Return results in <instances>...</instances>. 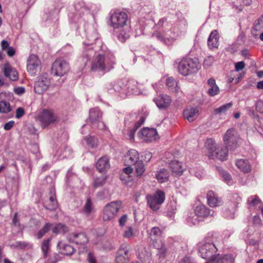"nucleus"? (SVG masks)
Segmentation results:
<instances>
[{
	"mask_svg": "<svg viewBox=\"0 0 263 263\" xmlns=\"http://www.w3.org/2000/svg\"><path fill=\"white\" fill-rule=\"evenodd\" d=\"M94 211L92 202L90 198H88L83 208V213L87 217L89 216Z\"/></svg>",
	"mask_w": 263,
	"mask_h": 263,
	"instance_id": "37",
	"label": "nucleus"
},
{
	"mask_svg": "<svg viewBox=\"0 0 263 263\" xmlns=\"http://www.w3.org/2000/svg\"><path fill=\"white\" fill-rule=\"evenodd\" d=\"M114 68V63L110 59L104 55L98 54L94 58L91 64L93 71H109Z\"/></svg>",
	"mask_w": 263,
	"mask_h": 263,
	"instance_id": "4",
	"label": "nucleus"
},
{
	"mask_svg": "<svg viewBox=\"0 0 263 263\" xmlns=\"http://www.w3.org/2000/svg\"><path fill=\"white\" fill-rule=\"evenodd\" d=\"M234 258L231 254L222 255L217 253L212 261L206 263H234Z\"/></svg>",
	"mask_w": 263,
	"mask_h": 263,
	"instance_id": "17",
	"label": "nucleus"
},
{
	"mask_svg": "<svg viewBox=\"0 0 263 263\" xmlns=\"http://www.w3.org/2000/svg\"><path fill=\"white\" fill-rule=\"evenodd\" d=\"M195 214L198 217L206 218L214 216V212L203 204L197 205L195 209Z\"/></svg>",
	"mask_w": 263,
	"mask_h": 263,
	"instance_id": "14",
	"label": "nucleus"
},
{
	"mask_svg": "<svg viewBox=\"0 0 263 263\" xmlns=\"http://www.w3.org/2000/svg\"><path fill=\"white\" fill-rule=\"evenodd\" d=\"M134 236H135V234L133 231V229L132 227H129L126 230L124 231L123 236L125 238L129 239L133 238Z\"/></svg>",
	"mask_w": 263,
	"mask_h": 263,
	"instance_id": "51",
	"label": "nucleus"
},
{
	"mask_svg": "<svg viewBox=\"0 0 263 263\" xmlns=\"http://www.w3.org/2000/svg\"><path fill=\"white\" fill-rule=\"evenodd\" d=\"M51 227V224L46 223L44 227L36 234L37 238L41 239L49 230Z\"/></svg>",
	"mask_w": 263,
	"mask_h": 263,
	"instance_id": "46",
	"label": "nucleus"
},
{
	"mask_svg": "<svg viewBox=\"0 0 263 263\" xmlns=\"http://www.w3.org/2000/svg\"><path fill=\"white\" fill-rule=\"evenodd\" d=\"M248 205L251 207L257 206L261 208L262 206V203L259 197L256 195L251 196L248 198L247 201Z\"/></svg>",
	"mask_w": 263,
	"mask_h": 263,
	"instance_id": "36",
	"label": "nucleus"
},
{
	"mask_svg": "<svg viewBox=\"0 0 263 263\" xmlns=\"http://www.w3.org/2000/svg\"><path fill=\"white\" fill-rule=\"evenodd\" d=\"M239 136L234 128L229 129L223 136L224 144L230 148H234L237 146Z\"/></svg>",
	"mask_w": 263,
	"mask_h": 263,
	"instance_id": "9",
	"label": "nucleus"
},
{
	"mask_svg": "<svg viewBox=\"0 0 263 263\" xmlns=\"http://www.w3.org/2000/svg\"><path fill=\"white\" fill-rule=\"evenodd\" d=\"M170 168L173 175L175 176H181L184 171L182 163L176 160L171 161L170 163Z\"/></svg>",
	"mask_w": 263,
	"mask_h": 263,
	"instance_id": "19",
	"label": "nucleus"
},
{
	"mask_svg": "<svg viewBox=\"0 0 263 263\" xmlns=\"http://www.w3.org/2000/svg\"><path fill=\"white\" fill-rule=\"evenodd\" d=\"M180 263H194L190 257H185L182 259Z\"/></svg>",
	"mask_w": 263,
	"mask_h": 263,
	"instance_id": "64",
	"label": "nucleus"
},
{
	"mask_svg": "<svg viewBox=\"0 0 263 263\" xmlns=\"http://www.w3.org/2000/svg\"><path fill=\"white\" fill-rule=\"evenodd\" d=\"M219 36L218 32L216 30L211 32L208 40V45L210 49H217L219 45Z\"/></svg>",
	"mask_w": 263,
	"mask_h": 263,
	"instance_id": "20",
	"label": "nucleus"
},
{
	"mask_svg": "<svg viewBox=\"0 0 263 263\" xmlns=\"http://www.w3.org/2000/svg\"><path fill=\"white\" fill-rule=\"evenodd\" d=\"M208 84L210 86L208 89V93L211 96H214L219 92V88L216 84V81L213 78H210L208 80Z\"/></svg>",
	"mask_w": 263,
	"mask_h": 263,
	"instance_id": "32",
	"label": "nucleus"
},
{
	"mask_svg": "<svg viewBox=\"0 0 263 263\" xmlns=\"http://www.w3.org/2000/svg\"><path fill=\"white\" fill-rule=\"evenodd\" d=\"M153 101L159 109L165 110L170 107L172 99L167 95H160L155 98Z\"/></svg>",
	"mask_w": 263,
	"mask_h": 263,
	"instance_id": "12",
	"label": "nucleus"
},
{
	"mask_svg": "<svg viewBox=\"0 0 263 263\" xmlns=\"http://www.w3.org/2000/svg\"><path fill=\"white\" fill-rule=\"evenodd\" d=\"M129 31L130 29L128 27H122L118 35V40L122 43L125 42L129 37Z\"/></svg>",
	"mask_w": 263,
	"mask_h": 263,
	"instance_id": "39",
	"label": "nucleus"
},
{
	"mask_svg": "<svg viewBox=\"0 0 263 263\" xmlns=\"http://www.w3.org/2000/svg\"><path fill=\"white\" fill-rule=\"evenodd\" d=\"M156 177L159 182L163 183L168 180L169 174L165 168H161L157 172Z\"/></svg>",
	"mask_w": 263,
	"mask_h": 263,
	"instance_id": "35",
	"label": "nucleus"
},
{
	"mask_svg": "<svg viewBox=\"0 0 263 263\" xmlns=\"http://www.w3.org/2000/svg\"><path fill=\"white\" fill-rule=\"evenodd\" d=\"M127 15L124 12L116 13V28L128 27L127 25Z\"/></svg>",
	"mask_w": 263,
	"mask_h": 263,
	"instance_id": "26",
	"label": "nucleus"
},
{
	"mask_svg": "<svg viewBox=\"0 0 263 263\" xmlns=\"http://www.w3.org/2000/svg\"><path fill=\"white\" fill-rule=\"evenodd\" d=\"M223 180L229 185L232 184L231 176L228 173L223 172L222 174Z\"/></svg>",
	"mask_w": 263,
	"mask_h": 263,
	"instance_id": "55",
	"label": "nucleus"
},
{
	"mask_svg": "<svg viewBox=\"0 0 263 263\" xmlns=\"http://www.w3.org/2000/svg\"><path fill=\"white\" fill-rule=\"evenodd\" d=\"M25 89L23 87H18L15 88V89H14L15 93L16 94L19 95H22L23 93H24L25 92Z\"/></svg>",
	"mask_w": 263,
	"mask_h": 263,
	"instance_id": "63",
	"label": "nucleus"
},
{
	"mask_svg": "<svg viewBox=\"0 0 263 263\" xmlns=\"http://www.w3.org/2000/svg\"><path fill=\"white\" fill-rule=\"evenodd\" d=\"M165 199V193L161 190H157L154 194L146 196L148 207L154 211H157L160 209Z\"/></svg>",
	"mask_w": 263,
	"mask_h": 263,
	"instance_id": "6",
	"label": "nucleus"
},
{
	"mask_svg": "<svg viewBox=\"0 0 263 263\" xmlns=\"http://www.w3.org/2000/svg\"><path fill=\"white\" fill-rule=\"evenodd\" d=\"M152 37H156L158 40L162 42L166 43L164 35H163L160 32L155 31L152 34Z\"/></svg>",
	"mask_w": 263,
	"mask_h": 263,
	"instance_id": "52",
	"label": "nucleus"
},
{
	"mask_svg": "<svg viewBox=\"0 0 263 263\" xmlns=\"http://www.w3.org/2000/svg\"><path fill=\"white\" fill-rule=\"evenodd\" d=\"M178 35V32H175L174 30H170L165 32L164 36L166 41H173L176 40Z\"/></svg>",
	"mask_w": 263,
	"mask_h": 263,
	"instance_id": "44",
	"label": "nucleus"
},
{
	"mask_svg": "<svg viewBox=\"0 0 263 263\" xmlns=\"http://www.w3.org/2000/svg\"><path fill=\"white\" fill-rule=\"evenodd\" d=\"M128 220V217L126 214L122 215L119 219V226L121 227L125 226Z\"/></svg>",
	"mask_w": 263,
	"mask_h": 263,
	"instance_id": "57",
	"label": "nucleus"
},
{
	"mask_svg": "<svg viewBox=\"0 0 263 263\" xmlns=\"http://www.w3.org/2000/svg\"><path fill=\"white\" fill-rule=\"evenodd\" d=\"M49 196V202L52 201V204L49 207V210H54L58 208V202L55 197V191L54 188L51 189Z\"/></svg>",
	"mask_w": 263,
	"mask_h": 263,
	"instance_id": "40",
	"label": "nucleus"
},
{
	"mask_svg": "<svg viewBox=\"0 0 263 263\" xmlns=\"http://www.w3.org/2000/svg\"><path fill=\"white\" fill-rule=\"evenodd\" d=\"M25 114V110L22 107H18L16 109L15 112V118L17 119L21 118Z\"/></svg>",
	"mask_w": 263,
	"mask_h": 263,
	"instance_id": "56",
	"label": "nucleus"
},
{
	"mask_svg": "<svg viewBox=\"0 0 263 263\" xmlns=\"http://www.w3.org/2000/svg\"><path fill=\"white\" fill-rule=\"evenodd\" d=\"M245 66V64L244 62L240 61L236 63L235 65V70L236 71H239L241 70Z\"/></svg>",
	"mask_w": 263,
	"mask_h": 263,
	"instance_id": "58",
	"label": "nucleus"
},
{
	"mask_svg": "<svg viewBox=\"0 0 263 263\" xmlns=\"http://www.w3.org/2000/svg\"><path fill=\"white\" fill-rule=\"evenodd\" d=\"M102 112L101 110L98 107L92 108L89 110L87 122L93 128L105 130L106 127L104 123L102 121Z\"/></svg>",
	"mask_w": 263,
	"mask_h": 263,
	"instance_id": "5",
	"label": "nucleus"
},
{
	"mask_svg": "<svg viewBox=\"0 0 263 263\" xmlns=\"http://www.w3.org/2000/svg\"><path fill=\"white\" fill-rule=\"evenodd\" d=\"M52 233L54 234H64L68 231L67 227L62 223H57L55 224H51Z\"/></svg>",
	"mask_w": 263,
	"mask_h": 263,
	"instance_id": "38",
	"label": "nucleus"
},
{
	"mask_svg": "<svg viewBox=\"0 0 263 263\" xmlns=\"http://www.w3.org/2000/svg\"><path fill=\"white\" fill-rule=\"evenodd\" d=\"M11 111L9 103L6 101L0 102V112L8 113Z\"/></svg>",
	"mask_w": 263,
	"mask_h": 263,
	"instance_id": "47",
	"label": "nucleus"
},
{
	"mask_svg": "<svg viewBox=\"0 0 263 263\" xmlns=\"http://www.w3.org/2000/svg\"><path fill=\"white\" fill-rule=\"evenodd\" d=\"M230 201L234 204L233 208L235 209L240 203L241 198L236 193L233 194L230 198Z\"/></svg>",
	"mask_w": 263,
	"mask_h": 263,
	"instance_id": "50",
	"label": "nucleus"
},
{
	"mask_svg": "<svg viewBox=\"0 0 263 263\" xmlns=\"http://www.w3.org/2000/svg\"><path fill=\"white\" fill-rule=\"evenodd\" d=\"M127 166L123 169V173L122 174H126V175H130L133 172V168L130 165H127Z\"/></svg>",
	"mask_w": 263,
	"mask_h": 263,
	"instance_id": "61",
	"label": "nucleus"
},
{
	"mask_svg": "<svg viewBox=\"0 0 263 263\" xmlns=\"http://www.w3.org/2000/svg\"><path fill=\"white\" fill-rule=\"evenodd\" d=\"M107 176L102 175L101 177H96L93 182V186L95 187H99L103 186L106 182Z\"/></svg>",
	"mask_w": 263,
	"mask_h": 263,
	"instance_id": "43",
	"label": "nucleus"
},
{
	"mask_svg": "<svg viewBox=\"0 0 263 263\" xmlns=\"http://www.w3.org/2000/svg\"><path fill=\"white\" fill-rule=\"evenodd\" d=\"M183 115L189 122H193L198 116L199 111L197 108L187 107L184 110Z\"/></svg>",
	"mask_w": 263,
	"mask_h": 263,
	"instance_id": "23",
	"label": "nucleus"
},
{
	"mask_svg": "<svg viewBox=\"0 0 263 263\" xmlns=\"http://www.w3.org/2000/svg\"><path fill=\"white\" fill-rule=\"evenodd\" d=\"M84 139L86 141L87 145L89 147L94 148L97 147L98 145V140L94 137H86Z\"/></svg>",
	"mask_w": 263,
	"mask_h": 263,
	"instance_id": "45",
	"label": "nucleus"
},
{
	"mask_svg": "<svg viewBox=\"0 0 263 263\" xmlns=\"http://www.w3.org/2000/svg\"><path fill=\"white\" fill-rule=\"evenodd\" d=\"M145 121V118L143 116H140L139 119L136 121L134 127L132 129L129 131L128 133V136L130 140H133L134 139L135 133L137 129L141 126Z\"/></svg>",
	"mask_w": 263,
	"mask_h": 263,
	"instance_id": "34",
	"label": "nucleus"
},
{
	"mask_svg": "<svg viewBox=\"0 0 263 263\" xmlns=\"http://www.w3.org/2000/svg\"><path fill=\"white\" fill-rule=\"evenodd\" d=\"M217 238L216 234L209 233L207 237L199 243L198 251L202 258L212 261L217 251L216 246Z\"/></svg>",
	"mask_w": 263,
	"mask_h": 263,
	"instance_id": "1",
	"label": "nucleus"
},
{
	"mask_svg": "<svg viewBox=\"0 0 263 263\" xmlns=\"http://www.w3.org/2000/svg\"><path fill=\"white\" fill-rule=\"evenodd\" d=\"M162 231H161L158 227H153L151 231L149 237L151 240H156L158 238L161 237Z\"/></svg>",
	"mask_w": 263,
	"mask_h": 263,
	"instance_id": "42",
	"label": "nucleus"
},
{
	"mask_svg": "<svg viewBox=\"0 0 263 263\" xmlns=\"http://www.w3.org/2000/svg\"><path fill=\"white\" fill-rule=\"evenodd\" d=\"M60 252L64 255H70L74 252V249L69 245L65 244L62 241H60L58 244Z\"/></svg>",
	"mask_w": 263,
	"mask_h": 263,
	"instance_id": "33",
	"label": "nucleus"
},
{
	"mask_svg": "<svg viewBox=\"0 0 263 263\" xmlns=\"http://www.w3.org/2000/svg\"><path fill=\"white\" fill-rule=\"evenodd\" d=\"M138 135L146 142H152L159 139L158 134L155 128H143L138 133Z\"/></svg>",
	"mask_w": 263,
	"mask_h": 263,
	"instance_id": "10",
	"label": "nucleus"
},
{
	"mask_svg": "<svg viewBox=\"0 0 263 263\" xmlns=\"http://www.w3.org/2000/svg\"><path fill=\"white\" fill-rule=\"evenodd\" d=\"M40 61L36 55L31 54L27 61V69L28 72L32 76L36 74L40 68Z\"/></svg>",
	"mask_w": 263,
	"mask_h": 263,
	"instance_id": "11",
	"label": "nucleus"
},
{
	"mask_svg": "<svg viewBox=\"0 0 263 263\" xmlns=\"http://www.w3.org/2000/svg\"><path fill=\"white\" fill-rule=\"evenodd\" d=\"M127 259V249L125 245H122L116 254V263H126Z\"/></svg>",
	"mask_w": 263,
	"mask_h": 263,
	"instance_id": "22",
	"label": "nucleus"
},
{
	"mask_svg": "<svg viewBox=\"0 0 263 263\" xmlns=\"http://www.w3.org/2000/svg\"><path fill=\"white\" fill-rule=\"evenodd\" d=\"M69 241L77 245H84L87 242L88 239L84 233L72 234L69 236Z\"/></svg>",
	"mask_w": 263,
	"mask_h": 263,
	"instance_id": "24",
	"label": "nucleus"
},
{
	"mask_svg": "<svg viewBox=\"0 0 263 263\" xmlns=\"http://www.w3.org/2000/svg\"><path fill=\"white\" fill-rule=\"evenodd\" d=\"M256 110L260 112H263V102L261 101H258L255 104Z\"/></svg>",
	"mask_w": 263,
	"mask_h": 263,
	"instance_id": "59",
	"label": "nucleus"
},
{
	"mask_svg": "<svg viewBox=\"0 0 263 263\" xmlns=\"http://www.w3.org/2000/svg\"><path fill=\"white\" fill-rule=\"evenodd\" d=\"M151 244L154 248L159 250V253L160 254L161 257H164L166 250L164 248V244L161 240V237L156 239V240H151Z\"/></svg>",
	"mask_w": 263,
	"mask_h": 263,
	"instance_id": "31",
	"label": "nucleus"
},
{
	"mask_svg": "<svg viewBox=\"0 0 263 263\" xmlns=\"http://www.w3.org/2000/svg\"><path fill=\"white\" fill-rule=\"evenodd\" d=\"M96 165L100 173L106 172L110 167L108 158L107 156L102 157L98 160Z\"/></svg>",
	"mask_w": 263,
	"mask_h": 263,
	"instance_id": "18",
	"label": "nucleus"
},
{
	"mask_svg": "<svg viewBox=\"0 0 263 263\" xmlns=\"http://www.w3.org/2000/svg\"><path fill=\"white\" fill-rule=\"evenodd\" d=\"M69 70L68 63L62 59H57L51 66V73L54 76L62 77Z\"/></svg>",
	"mask_w": 263,
	"mask_h": 263,
	"instance_id": "8",
	"label": "nucleus"
},
{
	"mask_svg": "<svg viewBox=\"0 0 263 263\" xmlns=\"http://www.w3.org/2000/svg\"><path fill=\"white\" fill-rule=\"evenodd\" d=\"M208 205L211 207L220 206L222 204V199L213 191H209L206 195Z\"/></svg>",
	"mask_w": 263,
	"mask_h": 263,
	"instance_id": "15",
	"label": "nucleus"
},
{
	"mask_svg": "<svg viewBox=\"0 0 263 263\" xmlns=\"http://www.w3.org/2000/svg\"><path fill=\"white\" fill-rule=\"evenodd\" d=\"M51 240L50 238H48L46 240H45L42 245V250L43 252L44 257H46L48 254V251L50 247V241Z\"/></svg>",
	"mask_w": 263,
	"mask_h": 263,
	"instance_id": "48",
	"label": "nucleus"
},
{
	"mask_svg": "<svg viewBox=\"0 0 263 263\" xmlns=\"http://www.w3.org/2000/svg\"><path fill=\"white\" fill-rule=\"evenodd\" d=\"M261 219L260 217L257 216H254L253 219V224L255 226H259L261 224Z\"/></svg>",
	"mask_w": 263,
	"mask_h": 263,
	"instance_id": "62",
	"label": "nucleus"
},
{
	"mask_svg": "<svg viewBox=\"0 0 263 263\" xmlns=\"http://www.w3.org/2000/svg\"><path fill=\"white\" fill-rule=\"evenodd\" d=\"M200 68L199 62L197 59L184 58L179 62L178 70L183 76L196 73Z\"/></svg>",
	"mask_w": 263,
	"mask_h": 263,
	"instance_id": "2",
	"label": "nucleus"
},
{
	"mask_svg": "<svg viewBox=\"0 0 263 263\" xmlns=\"http://www.w3.org/2000/svg\"><path fill=\"white\" fill-rule=\"evenodd\" d=\"M51 79L47 73L41 74L35 81L34 85V91L35 93L43 94L47 91L50 85Z\"/></svg>",
	"mask_w": 263,
	"mask_h": 263,
	"instance_id": "7",
	"label": "nucleus"
},
{
	"mask_svg": "<svg viewBox=\"0 0 263 263\" xmlns=\"http://www.w3.org/2000/svg\"><path fill=\"white\" fill-rule=\"evenodd\" d=\"M121 88L123 90H127L129 93L136 95L138 92V83L133 80L128 81L126 85L121 86Z\"/></svg>",
	"mask_w": 263,
	"mask_h": 263,
	"instance_id": "28",
	"label": "nucleus"
},
{
	"mask_svg": "<svg viewBox=\"0 0 263 263\" xmlns=\"http://www.w3.org/2000/svg\"><path fill=\"white\" fill-rule=\"evenodd\" d=\"M14 121L11 120L5 124L4 128L6 130H9L14 125Z\"/></svg>",
	"mask_w": 263,
	"mask_h": 263,
	"instance_id": "60",
	"label": "nucleus"
},
{
	"mask_svg": "<svg viewBox=\"0 0 263 263\" xmlns=\"http://www.w3.org/2000/svg\"><path fill=\"white\" fill-rule=\"evenodd\" d=\"M115 212V202H111L104 208L103 219L104 221L110 220L114 217Z\"/></svg>",
	"mask_w": 263,
	"mask_h": 263,
	"instance_id": "16",
	"label": "nucleus"
},
{
	"mask_svg": "<svg viewBox=\"0 0 263 263\" xmlns=\"http://www.w3.org/2000/svg\"><path fill=\"white\" fill-rule=\"evenodd\" d=\"M214 61V58L212 56H209L206 59H205L203 62V65L204 67H209L211 66Z\"/></svg>",
	"mask_w": 263,
	"mask_h": 263,
	"instance_id": "54",
	"label": "nucleus"
},
{
	"mask_svg": "<svg viewBox=\"0 0 263 263\" xmlns=\"http://www.w3.org/2000/svg\"><path fill=\"white\" fill-rule=\"evenodd\" d=\"M139 158L138 152L135 149H131L125 155L124 163L125 165H132L138 162Z\"/></svg>",
	"mask_w": 263,
	"mask_h": 263,
	"instance_id": "13",
	"label": "nucleus"
},
{
	"mask_svg": "<svg viewBox=\"0 0 263 263\" xmlns=\"http://www.w3.org/2000/svg\"><path fill=\"white\" fill-rule=\"evenodd\" d=\"M166 85L170 91L175 93L179 92L180 87L178 86V81L173 77H170L166 79Z\"/></svg>",
	"mask_w": 263,
	"mask_h": 263,
	"instance_id": "30",
	"label": "nucleus"
},
{
	"mask_svg": "<svg viewBox=\"0 0 263 263\" xmlns=\"http://www.w3.org/2000/svg\"><path fill=\"white\" fill-rule=\"evenodd\" d=\"M4 73L6 77L11 81H16L18 79V73L9 64H6L4 67Z\"/></svg>",
	"mask_w": 263,
	"mask_h": 263,
	"instance_id": "25",
	"label": "nucleus"
},
{
	"mask_svg": "<svg viewBox=\"0 0 263 263\" xmlns=\"http://www.w3.org/2000/svg\"><path fill=\"white\" fill-rule=\"evenodd\" d=\"M228 148L223 145H218L216 151L215 152L214 157L217 158L221 161L226 160L228 156Z\"/></svg>",
	"mask_w": 263,
	"mask_h": 263,
	"instance_id": "29",
	"label": "nucleus"
},
{
	"mask_svg": "<svg viewBox=\"0 0 263 263\" xmlns=\"http://www.w3.org/2000/svg\"><path fill=\"white\" fill-rule=\"evenodd\" d=\"M236 165L242 172L247 173L251 171V166L248 160L240 159L236 161Z\"/></svg>",
	"mask_w": 263,
	"mask_h": 263,
	"instance_id": "27",
	"label": "nucleus"
},
{
	"mask_svg": "<svg viewBox=\"0 0 263 263\" xmlns=\"http://www.w3.org/2000/svg\"><path fill=\"white\" fill-rule=\"evenodd\" d=\"M206 148V155L210 159H213L215 156V152L216 151L217 146H216L215 143L212 139H208L205 142Z\"/></svg>",
	"mask_w": 263,
	"mask_h": 263,
	"instance_id": "21",
	"label": "nucleus"
},
{
	"mask_svg": "<svg viewBox=\"0 0 263 263\" xmlns=\"http://www.w3.org/2000/svg\"><path fill=\"white\" fill-rule=\"evenodd\" d=\"M35 121L39 122L43 129L55 124L59 122V119L52 109H44L38 113Z\"/></svg>",
	"mask_w": 263,
	"mask_h": 263,
	"instance_id": "3",
	"label": "nucleus"
},
{
	"mask_svg": "<svg viewBox=\"0 0 263 263\" xmlns=\"http://www.w3.org/2000/svg\"><path fill=\"white\" fill-rule=\"evenodd\" d=\"M120 180L124 184H127L128 182L132 180V178L130 175H126V174H121L120 176Z\"/></svg>",
	"mask_w": 263,
	"mask_h": 263,
	"instance_id": "53",
	"label": "nucleus"
},
{
	"mask_svg": "<svg viewBox=\"0 0 263 263\" xmlns=\"http://www.w3.org/2000/svg\"><path fill=\"white\" fill-rule=\"evenodd\" d=\"M232 103L229 102L224 104L214 110L215 114L216 115H221L226 114L232 106Z\"/></svg>",
	"mask_w": 263,
	"mask_h": 263,
	"instance_id": "41",
	"label": "nucleus"
},
{
	"mask_svg": "<svg viewBox=\"0 0 263 263\" xmlns=\"http://www.w3.org/2000/svg\"><path fill=\"white\" fill-rule=\"evenodd\" d=\"M135 164V169L137 175H142L145 170L143 163L142 162L139 161L137 162Z\"/></svg>",
	"mask_w": 263,
	"mask_h": 263,
	"instance_id": "49",
	"label": "nucleus"
}]
</instances>
